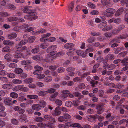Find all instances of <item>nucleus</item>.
<instances>
[{"label": "nucleus", "mask_w": 128, "mask_h": 128, "mask_svg": "<svg viewBox=\"0 0 128 128\" xmlns=\"http://www.w3.org/2000/svg\"><path fill=\"white\" fill-rule=\"evenodd\" d=\"M33 81V79L32 78H28L24 80V82L26 84H29L32 82Z\"/></svg>", "instance_id": "26"}, {"label": "nucleus", "mask_w": 128, "mask_h": 128, "mask_svg": "<svg viewBox=\"0 0 128 128\" xmlns=\"http://www.w3.org/2000/svg\"><path fill=\"white\" fill-rule=\"evenodd\" d=\"M24 18L30 21L34 20L38 18L37 14L34 10L28 14L24 16Z\"/></svg>", "instance_id": "1"}, {"label": "nucleus", "mask_w": 128, "mask_h": 128, "mask_svg": "<svg viewBox=\"0 0 128 128\" xmlns=\"http://www.w3.org/2000/svg\"><path fill=\"white\" fill-rule=\"evenodd\" d=\"M37 126L42 128H44L46 127V124L42 122H39L37 124Z\"/></svg>", "instance_id": "49"}, {"label": "nucleus", "mask_w": 128, "mask_h": 128, "mask_svg": "<svg viewBox=\"0 0 128 128\" xmlns=\"http://www.w3.org/2000/svg\"><path fill=\"white\" fill-rule=\"evenodd\" d=\"M123 8H119L116 11L115 14L116 17H118L120 16L122 14L124 11Z\"/></svg>", "instance_id": "5"}, {"label": "nucleus", "mask_w": 128, "mask_h": 128, "mask_svg": "<svg viewBox=\"0 0 128 128\" xmlns=\"http://www.w3.org/2000/svg\"><path fill=\"white\" fill-rule=\"evenodd\" d=\"M39 48L38 46H36V48L32 49L31 50L32 53L33 54H36L39 51Z\"/></svg>", "instance_id": "37"}, {"label": "nucleus", "mask_w": 128, "mask_h": 128, "mask_svg": "<svg viewBox=\"0 0 128 128\" xmlns=\"http://www.w3.org/2000/svg\"><path fill=\"white\" fill-rule=\"evenodd\" d=\"M52 80V78L51 76H48L46 77L44 79L45 82H48L51 81Z\"/></svg>", "instance_id": "31"}, {"label": "nucleus", "mask_w": 128, "mask_h": 128, "mask_svg": "<svg viewBox=\"0 0 128 128\" xmlns=\"http://www.w3.org/2000/svg\"><path fill=\"white\" fill-rule=\"evenodd\" d=\"M57 47V46L56 45H52L47 48L46 50V52L48 53L51 51L56 50Z\"/></svg>", "instance_id": "9"}, {"label": "nucleus", "mask_w": 128, "mask_h": 128, "mask_svg": "<svg viewBox=\"0 0 128 128\" xmlns=\"http://www.w3.org/2000/svg\"><path fill=\"white\" fill-rule=\"evenodd\" d=\"M58 92H56L51 95L50 97V100L52 102L55 101L56 97L58 96Z\"/></svg>", "instance_id": "7"}, {"label": "nucleus", "mask_w": 128, "mask_h": 128, "mask_svg": "<svg viewBox=\"0 0 128 128\" xmlns=\"http://www.w3.org/2000/svg\"><path fill=\"white\" fill-rule=\"evenodd\" d=\"M104 84L106 86H108L110 88H114L115 87V84L113 83H110L108 84L107 82H105L104 83Z\"/></svg>", "instance_id": "51"}, {"label": "nucleus", "mask_w": 128, "mask_h": 128, "mask_svg": "<svg viewBox=\"0 0 128 128\" xmlns=\"http://www.w3.org/2000/svg\"><path fill=\"white\" fill-rule=\"evenodd\" d=\"M58 66H51L49 67V69L52 71H54L57 68Z\"/></svg>", "instance_id": "63"}, {"label": "nucleus", "mask_w": 128, "mask_h": 128, "mask_svg": "<svg viewBox=\"0 0 128 128\" xmlns=\"http://www.w3.org/2000/svg\"><path fill=\"white\" fill-rule=\"evenodd\" d=\"M22 85H18L15 86H14L12 88V90L14 92H17L21 90V89L22 88Z\"/></svg>", "instance_id": "14"}, {"label": "nucleus", "mask_w": 128, "mask_h": 128, "mask_svg": "<svg viewBox=\"0 0 128 128\" xmlns=\"http://www.w3.org/2000/svg\"><path fill=\"white\" fill-rule=\"evenodd\" d=\"M74 46V44L70 43L66 44L64 46V47L68 49L73 47Z\"/></svg>", "instance_id": "16"}, {"label": "nucleus", "mask_w": 128, "mask_h": 128, "mask_svg": "<svg viewBox=\"0 0 128 128\" xmlns=\"http://www.w3.org/2000/svg\"><path fill=\"white\" fill-rule=\"evenodd\" d=\"M121 3L123 5L126 4V6L128 7V0H122L121 2Z\"/></svg>", "instance_id": "44"}, {"label": "nucleus", "mask_w": 128, "mask_h": 128, "mask_svg": "<svg viewBox=\"0 0 128 128\" xmlns=\"http://www.w3.org/2000/svg\"><path fill=\"white\" fill-rule=\"evenodd\" d=\"M6 7L8 9L10 10H14L16 8L15 6L11 4H9L7 5Z\"/></svg>", "instance_id": "18"}, {"label": "nucleus", "mask_w": 128, "mask_h": 128, "mask_svg": "<svg viewBox=\"0 0 128 128\" xmlns=\"http://www.w3.org/2000/svg\"><path fill=\"white\" fill-rule=\"evenodd\" d=\"M96 118H97L98 120L100 121H101L103 120L104 118L103 117L100 116L97 114L95 115L94 116L93 118L94 119H95Z\"/></svg>", "instance_id": "47"}, {"label": "nucleus", "mask_w": 128, "mask_h": 128, "mask_svg": "<svg viewBox=\"0 0 128 128\" xmlns=\"http://www.w3.org/2000/svg\"><path fill=\"white\" fill-rule=\"evenodd\" d=\"M39 103L41 107H43L44 108L46 106V102L45 101L42 100H40V101Z\"/></svg>", "instance_id": "27"}, {"label": "nucleus", "mask_w": 128, "mask_h": 128, "mask_svg": "<svg viewBox=\"0 0 128 128\" xmlns=\"http://www.w3.org/2000/svg\"><path fill=\"white\" fill-rule=\"evenodd\" d=\"M116 12L114 9L112 8H108L103 12V14L106 17L109 18L112 16Z\"/></svg>", "instance_id": "2"}, {"label": "nucleus", "mask_w": 128, "mask_h": 128, "mask_svg": "<svg viewBox=\"0 0 128 128\" xmlns=\"http://www.w3.org/2000/svg\"><path fill=\"white\" fill-rule=\"evenodd\" d=\"M101 2L103 6L108 4L109 3L108 2V0H101Z\"/></svg>", "instance_id": "61"}, {"label": "nucleus", "mask_w": 128, "mask_h": 128, "mask_svg": "<svg viewBox=\"0 0 128 128\" xmlns=\"http://www.w3.org/2000/svg\"><path fill=\"white\" fill-rule=\"evenodd\" d=\"M10 14L6 12H0V20H2L0 17H5L8 16H10Z\"/></svg>", "instance_id": "13"}, {"label": "nucleus", "mask_w": 128, "mask_h": 128, "mask_svg": "<svg viewBox=\"0 0 128 128\" xmlns=\"http://www.w3.org/2000/svg\"><path fill=\"white\" fill-rule=\"evenodd\" d=\"M96 109L98 110L97 111V112L99 114H102L104 111V109L102 106L100 105L97 106Z\"/></svg>", "instance_id": "8"}, {"label": "nucleus", "mask_w": 128, "mask_h": 128, "mask_svg": "<svg viewBox=\"0 0 128 128\" xmlns=\"http://www.w3.org/2000/svg\"><path fill=\"white\" fill-rule=\"evenodd\" d=\"M14 71L16 73L20 74L23 72V70L21 68H18L15 69Z\"/></svg>", "instance_id": "33"}, {"label": "nucleus", "mask_w": 128, "mask_h": 128, "mask_svg": "<svg viewBox=\"0 0 128 128\" xmlns=\"http://www.w3.org/2000/svg\"><path fill=\"white\" fill-rule=\"evenodd\" d=\"M47 92V94L48 93H49L50 94H52L54 93L56 91V90L53 88H50L48 89L47 90V91H46Z\"/></svg>", "instance_id": "52"}, {"label": "nucleus", "mask_w": 128, "mask_h": 128, "mask_svg": "<svg viewBox=\"0 0 128 128\" xmlns=\"http://www.w3.org/2000/svg\"><path fill=\"white\" fill-rule=\"evenodd\" d=\"M17 36L16 34L15 33H12L8 34V36L9 39H12L16 38Z\"/></svg>", "instance_id": "17"}, {"label": "nucleus", "mask_w": 128, "mask_h": 128, "mask_svg": "<svg viewBox=\"0 0 128 128\" xmlns=\"http://www.w3.org/2000/svg\"><path fill=\"white\" fill-rule=\"evenodd\" d=\"M10 95L11 97L14 98H16L18 96V94L14 92H11L10 94Z\"/></svg>", "instance_id": "28"}, {"label": "nucleus", "mask_w": 128, "mask_h": 128, "mask_svg": "<svg viewBox=\"0 0 128 128\" xmlns=\"http://www.w3.org/2000/svg\"><path fill=\"white\" fill-rule=\"evenodd\" d=\"M121 19L120 18H117L116 19L114 18V22L116 24H119L121 22Z\"/></svg>", "instance_id": "64"}, {"label": "nucleus", "mask_w": 128, "mask_h": 128, "mask_svg": "<svg viewBox=\"0 0 128 128\" xmlns=\"http://www.w3.org/2000/svg\"><path fill=\"white\" fill-rule=\"evenodd\" d=\"M121 62L122 63H124L125 65H128V58H125L121 61Z\"/></svg>", "instance_id": "39"}, {"label": "nucleus", "mask_w": 128, "mask_h": 128, "mask_svg": "<svg viewBox=\"0 0 128 128\" xmlns=\"http://www.w3.org/2000/svg\"><path fill=\"white\" fill-rule=\"evenodd\" d=\"M5 59L8 61H10L12 60L11 56L9 54H6L4 56Z\"/></svg>", "instance_id": "35"}, {"label": "nucleus", "mask_w": 128, "mask_h": 128, "mask_svg": "<svg viewBox=\"0 0 128 128\" xmlns=\"http://www.w3.org/2000/svg\"><path fill=\"white\" fill-rule=\"evenodd\" d=\"M17 50L16 51H19L20 52H22L26 48V47L24 46L22 47V46L20 44H17L16 46Z\"/></svg>", "instance_id": "6"}, {"label": "nucleus", "mask_w": 128, "mask_h": 128, "mask_svg": "<svg viewBox=\"0 0 128 128\" xmlns=\"http://www.w3.org/2000/svg\"><path fill=\"white\" fill-rule=\"evenodd\" d=\"M36 37L34 36H30L28 38V42L30 43L33 42L36 39Z\"/></svg>", "instance_id": "41"}, {"label": "nucleus", "mask_w": 128, "mask_h": 128, "mask_svg": "<svg viewBox=\"0 0 128 128\" xmlns=\"http://www.w3.org/2000/svg\"><path fill=\"white\" fill-rule=\"evenodd\" d=\"M10 50V48L8 46H5L2 49V51L3 52H9Z\"/></svg>", "instance_id": "42"}, {"label": "nucleus", "mask_w": 128, "mask_h": 128, "mask_svg": "<svg viewBox=\"0 0 128 128\" xmlns=\"http://www.w3.org/2000/svg\"><path fill=\"white\" fill-rule=\"evenodd\" d=\"M63 116L66 120V122L68 120L70 119L71 117L70 115L68 113L64 114Z\"/></svg>", "instance_id": "22"}, {"label": "nucleus", "mask_w": 128, "mask_h": 128, "mask_svg": "<svg viewBox=\"0 0 128 128\" xmlns=\"http://www.w3.org/2000/svg\"><path fill=\"white\" fill-rule=\"evenodd\" d=\"M74 6V4L73 2H72L70 4H69L68 7V8L70 12H72Z\"/></svg>", "instance_id": "25"}, {"label": "nucleus", "mask_w": 128, "mask_h": 128, "mask_svg": "<svg viewBox=\"0 0 128 128\" xmlns=\"http://www.w3.org/2000/svg\"><path fill=\"white\" fill-rule=\"evenodd\" d=\"M55 103L57 105L59 106H61L62 104V101L59 99H56L55 100Z\"/></svg>", "instance_id": "48"}, {"label": "nucleus", "mask_w": 128, "mask_h": 128, "mask_svg": "<svg viewBox=\"0 0 128 128\" xmlns=\"http://www.w3.org/2000/svg\"><path fill=\"white\" fill-rule=\"evenodd\" d=\"M58 122H66L64 116H60L58 117Z\"/></svg>", "instance_id": "30"}, {"label": "nucleus", "mask_w": 128, "mask_h": 128, "mask_svg": "<svg viewBox=\"0 0 128 128\" xmlns=\"http://www.w3.org/2000/svg\"><path fill=\"white\" fill-rule=\"evenodd\" d=\"M60 106H57L55 109L53 115L54 116H57L60 114L61 113L60 111Z\"/></svg>", "instance_id": "4"}, {"label": "nucleus", "mask_w": 128, "mask_h": 128, "mask_svg": "<svg viewBox=\"0 0 128 128\" xmlns=\"http://www.w3.org/2000/svg\"><path fill=\"white\" fill-rule=\"evenodd\" d=\"M64 53L63 52H61L58 53H56V58L57 57L62 56L64 55Z\"/></svg>", "instance_id": "59"}, {"label": "nucleus", "mask_w": 128, "mask_h": 128, "mask_svg": "<svg viewBox=\"0 0 128 128\" xmlns=\"http://www.w3.org/2000/svg\"><path fill=\"white\" fill-rule=\"evenodd\" d=\"M19 119L21 122H28V120L26 119V116L24 114H22L20 116Z\"/></svg>", "instance_id": "10"}, {"label": "nucleus", "mask_w": 128, "mask_h": 128, "mask_svg": "<svg viewBox=\"0 0 128 128\" xmlns=\"http://www.w3.org/2000/svg\"><path fill=\"white\" fill-rule=\"evenodd\" d=\"M72 103L71 101H66L65 103V105L68 107H70L72 106Z\"/></svg>", "instance_id": "56"}, {"label": "nucleus", "mask_w": 128, "mask_h": 128, "mask_svg": "<svg viewBox=\"0 0 128 128\" xmlns=\"http://www.w3.org/2000/svg\"><path fill=\"white\" fill-rule=\"evenodd\" d=\"M32 7L31 6H28L25 7L22 10V11L24 13H26L29 14L33 10L31 9Z\"/></svg>", "instance_id": "3"}, {"label": "nucleus", "mask_w": 128, "mask_h": 128, "mask_svg": "<svg viewBox=\"0 0 128 128\" xmlns=\"http://www.w3.org/2000/svg\"><path fill=\"white\" fill-rule=\"evenodd\" d=\"M41 108V106L38 104H34L32 106V108L34 110H40Z\"/></svg>", "instance_id": "12"}, {"label": "nucleus", "mask_w": 128, "mask_h": 128, "mask_svg": "<svg viewBox=\"0 0 128 128\" xmlns=\"http://www.w3.org/2000/svg\"><path fill=\"white\" fill-rule=\"evenodd\" d=\"M22 88L21 89V90L22 91L24 92H27L29 91V89L28 88L26 87H23L24 85H22Z\"/></svg>", "instance_id": "62"}, {"label": "nucleus", "mask_w": 128, "mask_h": 128, "mask_svg": "<svg viewBox=\"0 0 128 128\" xmlns=\"http://www.w3.org/2000/svg\"><path fill=\"white\" fill-rule=\"evenodd\" d=\"M48 57H47L44 59L45 61L47 62H52L53 61V60L52 58L50 57H48Z\"/></svg>", "instance_id": "50"}, {"label": "nucleus", "mask_w": 128, "mask_h": 128, "mask_svg": "<svg viewBox=\"0 0 128 128\" xmlns=\"http://www.w3.org/2000/svg\"><path fill=\"white\" fill-rule=\"evenodd\" d=\"M7 76L10 78H14L16 76L15 75L12 73H8L7 74Z\"/></svg>", "instance_id": "53"}, {"label": "nucleus", "mask_w": 128, "mask_h": 128, "mask_svg": "<svg viewBox=\"0 0 128 128\" xmlns=\"http://www.w3.org/2000/svg\"><path fill=\"white\" fill-rule=\"evenodd\" d=\"M104 36L106 38H109L112 35V32H106L104 34Z\"/></svg>", "instance_id": "58"}, {"label": "nucleus", "mask_w": 128, "mask_h": 128, "mask_svg": "<svg viewBox=\"0 0 128 128\" xmlns=\"http://www.w3.org/2000/svg\"><path fill=\"white\" fill-rule=\"evenodd\" d=\"M87 5L89 7L92 9H94L96 8V5L92 2H88L87 4Z\"/></svg>", "instance_id": "24"}, {"label": "nucleus", "mask_w": 128, "mask_h": 128, "mask_svg": "<svg viewBox=\"0 0 128 128\" xmlns=\"http://www.w3.org/2000/svg\"><path fill=\"white\" fill-rule=\"evenodd\" d=\"M11 100L12 98H7L6 97L4 98V103L7 105H10Z\"/></svg>", "instance_id": "15"}, {"label": "nucleus", "mask_w": 128, "mask_h": 128, "mask_svg": "<svg viewBox=\"0 0 128 128\" xmlns=\"http://www.w3.org/2000/svg\"><path fill=\"white\" fill-rule=\"evenodd\" d=\"M47 94L46 91L43 90L40 91L38 93V95L41 96H43Z\"/></svg>", "instance_id": "32"}, {"label": "nucleus", "mask_w": 128, "mask_h": 128, "mask_svg": "<svg viewBox=\"0 0 128 128\" xmlns=\"http://www.w3.org/2000/svg\"><path fill=\"white\" fill-rule=\"evenodd\" d=\"M32 58L34 60L36 61H40L42 59L41 57L39 56H35Z\"/></svg>", "instance_id": "38"}, {"label": "nucleus", "mask_w": 128, "mask_h": 128, "mask_svg": "<svg viewBox=\"0 0 128 128\" xmlns=\"http://www.w3.org/2000/svg\"><path fill=\"white\" fill-rule=\"evenodd\" d=\"M56 39V38L54 37H51L46 39V40H47L50 42H53L55 41Z\"/></svg>", "instance_id": "46"}, {"label": "nucleus", "mask_w": 128, "mask_h": 128, "mask_svg": "<svg viewBox=\"0 0 128 128\" xmlns=\"http://www.w3.org/2000/svg\"><path fill=\"white\" fill-rule=\"evenodd\" d=\"M107 23L106 22H104L101 23L98 25L99 28H102L105 26L106 25Z\"/></svg>", "instance_id": "34"}, {"label": "nucleus", "mask_w": 128, "mask_h": 128, "mask_svg": "<svg viewBox=\"0 0 128 128\" xmlns=\"http://www.w3.org/2000/svg\"><path fill=\"white\" fill-rule=\"evenodd\" d=\"M80 102V101L78 100H74L73 101V104L74 106H78Z\"/></svg>", "instance_id": "54"}, {"label": "nucleus", "mask_w": 128, "mask_h": 128, "mask_svg": "<svg viewBox=\"0 0 128 128\" xmlns=\"http://www.w3.org/2000/svg\"><path fill=\"white\" fill-rule=\"evenodd\" d=\"M3 44L6 46L9 45H12L13 44V42L8 40H6L3 42Z\"/></svg>", "instance_id": "20"}, {"label": "nucleus", "mask_w": 128, "mask_h": 128, "mask_svg": "<svg viewBox=\"0 0 128 128\" xmlns=\"http://www.w3.org/2000/svg\"><path fill=\"white\" fill-rule=\"evenodd\" d=\"M18 18L15 16L10 17L7 19L10 22L15 21Z\"/></svg>", "instance_id": "29"}, {"label": "nucleus", "mask_w": 128, "mask_h": 128, "mask_svg": "<svg viewBox=\"0 0 128 128\" xmlns=\"http://www.w3.org/2000/svg\"><path fill=\"white\" fill-rule=\"evenodd\" d=\"M17 53L16 54L15 56L17 58H21L22 56V54L21 52L19 51H16Z\"/></svg>", "instance_id": "55"}, {"label": "nucleus", "mask_w": 128, "mask_h": 128, "mask_svg": "<svg viewBox=\"0 0 128 128\" xmlns=\"http://www.w3.org/2000/svg\"><path fill=\"white\" fill-rule=\"evenodd\" d=\"M76 53L79 56H82V57H84L86 56V54L85 52H82L81 50H78L76 52Z\"/></svg>", "instance_id": "21"}, {"label": "nucleus", "mask_w": 128, "mask_h": 128, "mask_svg": "<svg viewBox=\"0 0 128 128\" xmlns=\"http://www.w3.org/2000/svg\"><path fill=\"white\" fill-rule=\"evenodd\" d=\"M12 82L13 84H20L22 82V80L19 79H13Z\"/></svg>", "instance_id": "19"}, {"label": "nucleus", "mask_w": 128, "mask_h": 128, "mask_svg": "<svg viewBox=\"0 0 128 128\" xmlns=\"http://www.w3.org/2000/svg\"><path fill=\"white\" fill-rule=\"evenodd\" d=\"M74 94L75 96L80 98H82L84 97L79 92H75L74 93Z\"/></svg>", "instance_id": "36"}, {"label": "nucleus", "mask_w": 128, "mask_h": 128, "mask_svg": "<svg viewBox=\"0 0 128 128\" xmlns=\"http://www.w3.org/2000/svg\"><path fill=\"white\" fill-rule=\"evenodd\" d=\"M48 46V43H43L40 45L41 48H42L44 49L47 48Z\"/></svg>", "instance_id": "45"}, {"label": "nucleus", "mask_w": 128, "mask_h": 128, "mask_svg": "<svg viewBox=\"0 0 128 128\" xmlns=\"http://www.w3.org/2000/svg\"><path fill=\"white\" fill-rule=\"evenodd\" d=\"M2 88L5 90H10L12 88V84H5L2 86Z\"/></svg>", "instance_id": "11"}, {"label": "nucleus", "mask_w": 128, "mask_h": 128, "mask_svg": "<svg viewBox=\"0 0 128 128\" xmlns=\"http://www.w3.org/2000/svg\"><path fill=\"white\" fill-rule=\"evenodd\" d=\"M34 68L35 69L39 71H41L43 70V68L38 65H36L34 66Z\"/></svg>", "instance_id": "43"}, {"label": "nucleus", "mask_w": 128, "mask_h": 128, "mask_svg": "<svg viewBox=\"0 0 128 128\" xmlns=\"http://www.w3.org/2000/svg\"><path fill=\"white\" fill-rule=\"evenodd\" d=\"M44 119L40 117H38L35 118V120L38 122H42L44 120Z\"/></svg>", "instance_id": "57"}, {"label": "nucleus", "mask_w": 128, "mask_h": 128, "mask_svg": "<svg viewBox=\"0 0 128 128\" xmlns=\"http://www.w3.org/2000/svg\"><path fill=\"white\" fill-rule=\"evenodd\" d=\"M46 126L49 128H54V124L51 122H48L46 124Z\"/></svg>", "instance_id": "40"}, {"label": "nucleus", "mask_w": 128, "mask_h": 128, "mask_svg": "<svg viewBox=\"0 0 128 128\" xmlns=\"http://www.w3.org/2000/svg\"><path fill=\"white\" fill-rule=\"evenodd\" d=\"M98 12L96 10H92L90 12V14L92 15H98Z\"/></svg>", "instance_id": "60"}, {"label": "nucleus", "mask_w": 128, "mask_h": 128, "mask_svg": "<svg viewBox=\"0 0 128 128\" xmlns=\"http://www.w3.org/2000/svg\"><path fill=\"white\" fill-rule=\"evenodd\" d=\"M27 97L31 99H36L38 98V96L36 95H27Z\"/></svg>", "instance_id": "23"}]
</instances>
